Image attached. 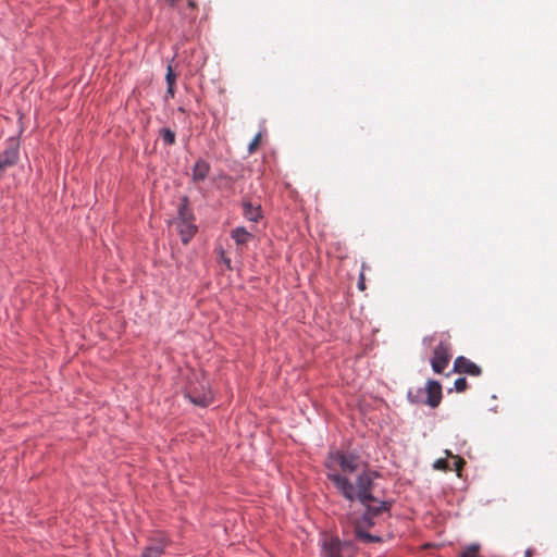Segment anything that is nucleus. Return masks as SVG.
Listing matches in <instances>:
<instances>
[{
    "label": "nucleus",
    "instance_id": "f257e3e1",
    "mask_svg": "<svg viewBox=\"0 0 557 557\" xmlns=\"http://www.w3.org/2000/svg\"><path fill=\"white\" fill-rule=\"evenodd\" d=\"M327 479L333 483L336 491L349 503L359 502H376L373 495L374 481L380 478L379 471L366 467L360 471L355 480V484L345 475L338 472H329Z\"/></svg>",
    "mask_w": 557,
    "mask_h": 557
},
{
    "label": "nucleus",
    "instance_id": "f03ea898",
    "mask_svg": "<svg viewBox=\"0 0 557 557\" xmlns=\"http://www.w3.org/2000/svg\"><path fill=\"white\" fill-rule=\"evenodd\" d=\"M194 221L195 215L188 206V197L183 196L177 209V216L175 218V224L183 244L189 243L197 232Z\"/></svg>",
    "mask_w": 557,
    "mask_h": 557
},
{
    "label": "nucleus",
    "instance_id": "7ed1b4c3",
    "mask_svg": "<svg viewBox=\"0 0 557 557\" xmlns=\"http://www.w3.org/2000/svg\"><path fill=\"white\" fill-rule=\"evenodd\" d=\"M357 545L351 540L327 536L321 543V557H356Z\"/></svg>",
    "mask_w": 557,
    "mask_h": 557
},
{
    "label": "nucleus",
    "instance_id": "20e7f679",
    "mask_svg": "<svg viewBox=\"0 0 557 557\" xmlns=\"http://www.w3.org/2000/svg\"><path fill=\"white\" fill-rule=\"evenodd\" d=\"M358 461L359 455L357 453L335 450L327 454L325 467L331 470L333 469V462H336L343 472L354 473L358 469Z\"/></svg>",
    "mask_w": 557,
    "mask_h": 557
},
{
    "label": "nucleus",
    "instance_id": "39448f33",
    "mask_svg": "<svg viewBox=\"0 0 557 557\" xmlns=\"http://www.w3.org/2000/svg\"><path fill=\"white\" fill-rule=\"evenodd\" d=\"M185 397L195 406L207 407L212 403V393L206 384H189L185 391Z\"/></svg>",
    "mask_w": 557,
    "mask_h": 557
},
{
    "label": "nucleus",
    "instance_id": "423d86ee",
    "mask_svg": "<svg viewBox=\"0 0 557 557\" xmlns=\"http://www.w3.org/2000/svg\"><path fill=\"white\" fill-rule=\"evenodd\" d=\"M20 158V141L17 137L7 139L5 149L0 152V172L17 163Z\"/></svg>",
    "mask_w": 557,
    "mask_h": 557
},
{
    "label": "nucleus",
    "instance_id": "0eeeda50",
    "mask_svg": "<svg viewBox=\"0 0 557 557\" xmlns=\"http://www.w3.org/2000/svg\"><path fill=\"white\" fill-rule=\"evenodd\" d=\"M450 360L449 344L441 342L433 351L431 367L435 373H443Z\"/></svg>",
    "mask_w": 557,
    "mask_h": 557
},
{
    "label": "nucleus",
    "instance_id": "6e6552de",
    "mask_svg": "<svg viewBox=\"0 0 557 557\" xmlns=\"http://www.w3.org/2000/svg\"><path fill=\"white\" fill-rule=\"evenodd\" d=\"M424 394H426V397H424V405H428L431 408L438 407L443 398L441 383L437 380H429L424 387Z\"/></svg>",
    "mask_w": 557,
    "mask_h": 557
},
{
    "label": "nucleus",
    "instance_id": "1a4fd4ad",
    "mask_svg": "<svg viewBox=\"0 0 557 557\" xmlns=\"http://www.w3.org/2000/svg\"><path fill=\"white\" fill-rule=\"evenodd\" d=\"M453 372L465 373L471 376H480L482 369L465 356H458L453 366Z\"/></svg>",
    "mask_w": 557,
    "mask_h": 557
},
{
    "label": "nucleus",
    "instance_id": "9d476101",
    "mask_svg": "<svg viewBox=\"0 0 557 557\" xmlns=\"http://www.w3.org/2000/svg\"><path fill=\"white\" fill-rule=\"evenodd\" d=\"M169 544L170 540L165 536L151 539L150 543L143 549L140 557H161Z\"/></svg>",
    "mask_w": 557,
    "mask_h": 557
},
{
    "label": "nucleus",
    "instance_id": "9b49d317",
    "mask_svg": "<svg viewBox=\"0 0 557 557\" xmlns=\"http://www.w3.org/2000/svg\"><path fill=\"white\" fill-rule=\"evenodd\" d=\"M363 507V513L375 519L383 512H389L393 506L392 500H379L376 502H367L366 504H360Z\"/></svg>",
    "mask_w": 557,
    "mask_h": 557
},
{
    "label": "nucleus",
    "instance_id": "f8f14e48",
    "mask_svg": "<svg viewBox=\"0 0 557 557\" xmlns=\"http://www.w3.org/2000/svg\"><path fill=\"white\" fill-rule=\"evenodd\" d=\"M211 166L208 161H206L202 158H199L191 169V180L194 182H202L205 181L209 173H210Z\"/></svg>",
    "mask_w": 557,
    "mask_h": 557
},
{
    "label": "nucleus",
    "instance_id": "ddd939ff",
    "mask_svg": "<svg viewBox=\"0 0 557 557\" xmlns=\"http://www.w3.org/2000/svg\"><path fill=\"white\" fill-rule=\"evenodd\" d=\"M243 215L246 220L258 222L262 219V209L260 205L255 206L250 201L243 202Z\"/></svg>",
    "mask_w": 557,
    "mask_h": 557
},
{
    "label": "nucleus",
    "instance_id": "4468645a",
    "mask_svg": "<svg viewBox=\"0 0 557 557\" xmlns=\"http://www.w3.org/2000/svg\"><path fill=\"white\" fill-rule=\"evenodd\" d=\"M231 237L237 245H245L253 238V235L245 226H236L232 230Z\"/></svg>",
    "mask_w": 557,
    "mask_h": 557
},
{
    "label": "nucleus",
    "instance_id": "2eb2a0df",
    "mask_svg": "<svg viewBox=\"0 0 557 557\" xmlns=\"http://www.w3.org/2000/svg\"><path fill=\"white\" fill-rule=\"evenodd\" d=\"M354 533H355V540L360 541L364 544L383 542L382 536L371 534V533L367 532L366 530H362L361 528H355Z\"/></svg>",
    "mask_w": 557,
    "mask_h": 557
},
{
    "label": "nucleus",
    "instance_id": "dca6fc26",
    "mask_svg": "<svg viewBox=\"0 0 557 557\" xmlns=\"http://www.w3.org/2000/svg\"><path fill=\"white\" fill-rule=\"evenodd\" d=\"M407 399L410 404L418 405L423 404L424 405V388L418 387L416 389L410 388L407 392Z\"/></svg>",
    "mask_w": 557,
    "mask_h": 557
},
{
    "label": "nucleus",
    "instance_id": "f3484780",
    "mask_svg": "<svg viewBox=\"0 0 557 557\" xmlns=\"http://www.w3.org/2000/svg\"><path fill=\"white\" fill-rule=\"evenodd\" d=\"M375 525V519L367 516L366 513H361L359 518L356 520L355 528H361L362 530L372 528Z\"/></svg>",
    "mask_w": 557,
    "mask_h": 557
},
{
    "label": "nucleus",
    "instance_id": "a211bd4d",
    "mask_svg": "<svg viewBox=\"0 0 557 557\" xmlns=\"http://www.w3.org/2000/svg\"><path fill=\"white\" fill-rule=\"evenodd\" d=\"M160 136L163 140V144L164 146H172L175 144V133L169 128V127H163L160 129Z\"/></svg>",
    "mask_w": 557,
    "mask_h": 557
},
{
    "label": "nucleus",
    "instance_id": "6ab92c4d",
    "mask_svg": "<svg viewBox=\"0 0 557 557\" xmlns=\"http://www.w3.org/2000/svg\"><path fill=\"white\" fill-rule=\"evenodd\" d=\"M480 547L479 543H471L462 549L458 557H478Z\"/></svg>",
    "mask_w": 557,
    "mask_h": 557
},
{
    "label": "nucleus",
    "instance_id": "aec40b11",
    "mask_svg": "<svg viewBox=\"0 0 557 557\" xmlns=\"http://www.w3.org/2000/svg\"><path fill=\"white\" fill-rule=\"evenodd\" d=\"M468 382L465 376L457 377L454 383V389L457 393H462L467 389Z\"/></svg>",
    "mask_w": 557,
    "mask_h": 557
},
{
    "label": "nucleus",
    "instance_id": "412c9836",
    "mask_svg": "<svg viewBox=\"0 0 557 557\" xmlns=\"http://www.w3.org/2000/svg\"><path fill=\"white\" fill-rule=\"evenodd\" d=\"M176 74L171 64L166 67L165 82L166 86H175Z\"/></svg>",
    "mask_w": 557,
    "mask_h": 557
},
{
    "label": "nucleus",
    "instance_id": "4be33fe9",
    "mask_svg": "<svg viewBox=\"0 0 557 557\" xmlns=\"http://www.w3.org/2000/svg\"><path fill=\"white\" fill-rule=\"evenodd\" d=\"M433 469L434 470L445 471V470L448 469V461L446 459H444V458L436 459L433 462Z\"/></svg>",
    "mask_w": 557,
    "mask_h": 557
},
{
    "label": "nucleus",
    "instance_id": "5701e85b",
    "mask_svg": "<svg viewBox=\"0 0 557 557\" xmlns=\"http://www.w3.org/2000/svg\"><path fill=\"white\" fill-rule=\"evenodd\" d=\"M260 137H261V133H258L253 139L250 141L249 146H248V151L251 153L255 151L257 145L259 144V140H260Z\"/></svg>",
    "mask_w": 557,
    "mask_h": 557
},
{
    "label": "nucleus",
    "instance_id": "b1692460",
    "mask_svg": "<svg viewBox=\"0 0 557 557\" xmlns=\"http://www.w3.org/2000/svg\"><path fill=\"white\" fill-rule=\"evenodd\" d=\"M220 257H221V261L223 262V264L228 269V270H232V261L230 258H227L224 253V250L221 249L220 250Z\"/></svg>",
    "mask_w": 557,
    "mask_h": 557
},
{
    "label": "nucleus",
    "instance_id": "393cba45",
    "mask_svg": "<svg viewBox=\"0 0 557 557\" xmlns=\"http://www.w3.org/2000/svg\"><path fill=\"white\" fill-rule=\"evenodd\" d=\"M175 95V86H166L164 99L173 98Z\"/></svg>",
    "mask_w": 557,
    "mask_h": 557
},
{
    "label": "nucleus",
    "instance_id": "a878e982",
    "mask_svg": "<svg viewBox=\"0 0 557 557\" xmlns=\"http://www.w3.org/2000/svg\"><path fill=\"white\" fill-rule=\"evenodd\" d=\"M357 286H358V288L360 290H364L366 289V283H364V275H363V273L359 274Z\"/></svg>",
    "mask_w": 557,
    "mask_h": 557
},
{
    "label": "nucleus",
    "instance_id": "bb28decb",
    "mask_svg": "<svg viewBox=\"0 0 557 557\" xmlns=\"http://www.w3.org/2000/svg\"><path fill=\"white\" fill-rule=\"evenodd\" d=\"M532 556V549L531 548H528L525 552H524V557H531Z\"/></svg>",
    "mask_w": 557,
    "mask_h": 557
},
{
    "label": "nucleus",
    "instance_id": "cd10ccee",
    "mask_svg": "<svg viewBox=\"0 0 557 557\" xmlns=\"http://www.w3.org/2000/svg\"><path fill=\"white\" fill-rule=\"evenodd\" d=\"M177 111H178V112H182V113H185V112H186V110H185V108H184V107H178V108H177Z\"/></svg>",
    "mask_w": 557,
    "mask_h": 557
},
{
    "label": "nucleus",
    "instance_id": "c85d7f7f",
    "mask_svg": "<svg viewBox=\"0 0 557 557\" xmlns=\"http://www.w3.org/2000/svg\"><path fill=\"white\" fill-rule=\"evenodd\" d=\"M445 454H446L447 456H451V453H450L448 449H446V450H445Z\"/></svg>",
    "mask_w": 557,
    "mask_h": 557
},
{
    "label": "nucleus",
    "instance_id": "c756f323",
    "mask_svg": "<svg viewBox=\"0 0 557 557\" xmlns=\"http://www.w3.org/2000/svg\"><path fill=\"white\" fill-rule=\"evenodd\" d=\"M454 465H455L456 469H458V467H459V461H456Z\"/></svg>",
    "mask_w": 557,
    "mask_h": 557
},
{
    "label": "nucleus",
    "instance_id": "7c9ffc66",
    "mask_svg": "<svg viewBox=\"0 0 557 557\" xmlns=\"http://www.w3.org/2000/svg\"><path fill=\"white\" fill-rule=\"evenodd\" d=\"M170 2L173 4L174 0H170Z\"/></svg>",
    "mask_w": 557,
    "mask_h": 557
}]
</instances>
